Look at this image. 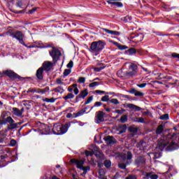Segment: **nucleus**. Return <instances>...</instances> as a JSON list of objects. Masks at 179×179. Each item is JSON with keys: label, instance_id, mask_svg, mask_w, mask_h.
<instances>
[{"label": "nucleus", "instance_id": "obj_1", "mask_svg": "<svg viewBox=\"0 0 179 179\" xmlns=\"http://www.w3.org/2000/svg\"><path fill=\"white\" fill-rule=\"evenodd\" d=\"M106 45L107 43L101 40L93 41L91 43L89 51L92 54H94L95 57H97V55H99V54H100L103 50H104Z\"/></svg>", "mask_w": 179, "mask_h": 179}, {"label": "nucleus", "instance_id": "obj_2", "mask_svg": "<svg viewBox=\"0 0 179 179\" xmlns=\"http://www.w3.org/2000/svg\"><path fill=\"white\" fill-rule=\"evenodd\" d=\"M72 122L65 123L64 124H61V123H55L53 125V128L52 129L54 135H64L68 132V129H69L71 127V123Z\"/></svg>", "mask_w": 179, "mask_h": 179}, {"label": "nucleus", "instance_id": "obj_3", "mask_svg": "<svg viewBox=\"0 0 179 179\" xmlns=\"http://www.w3.org/2000/svg\"><path fill=\"white\" fill-rule=\"evenodd\" d=\"M49 55L51 57L53 64H55L58 61H59V59H61L62 52H61L59 49L55 47H52V49L49 50Z\"/></svg>", "mask_w": 179, "mask_h": 179}, {"label": "nucleus", "instance_id": "obj_4", "mask_svg": "<svg viewBox=\"0 0 179 179\" xmlns=\"http://www.w3.org/2000/svg\"><path fill=\"white\" fill-rule=\"evenodd\" d=\"M3 76H8V78L11 79V80H16L17 79H19L20 80H24V78L19 76V74L15 73V71L12 70L3 71L1 78H3Z\"/></svg>", "mask_w": 179, "mask_h": 179}, {"label": "nucleus", "instance_id": "obj_5", "mask_svg": "<svg viewBox=\"0 0 179 179\" xmlns=\"http://www.w3.org/2000/svg\"><path fill=\"white\" fill-rule=\"evenodd\" d=\"M106 117H108V115L105 114L102 110L96 112V115L94 117V121L96 124H101V122H106Z\"/></svg>", "mask_w": 179, "mask_h": 179}, {"label": "nucleus", "instance_id": "obj_6", "mask_svg": "<svg viewBox=\"0 0 179 179\" xmlns=\"http://www.w3.org/2000/svg\"><path fill=\"white\" fill-rule=\"evenodd\" d=\"M70 162L71 164H76L77 169L80 170L81 167H83V164H85V159H71Z\"/></svg>", "mask_w": 179, "mask_h": 179}, {"label": "nucleus", "instance_id": "obj_7", "mask_svg": "<svg viewBox=\"0 0 179 179\" xmlns=\"http://www.w3.org/2000/svg\"><path fill=\"white\" fill-rule=\"evenodd\" d=\"M127 93L130 94H134L136 97H143L145 93L136 90L135 88H130L129 90H127Z\"/></svg>", "mask_w": 179, "mask_h": 179}, {"label": "nucleus", "instance_id": "obj_8", "mask_svg": "<svg viewBox=\"0 0 179 179\" xmlns=\"http://www.w3.org/2000/svg\"><path fill=\"white\" fill-rule=\"evenodd\" d=\"M54 62H44L41 68H43V71L49 72V71H51V68H52Z\"/></svg>", "mask_w": 179, "mask_h": 179}, {"label": "nucleus", "instance_id": "obj_9", "mask_svg": "<svg viewBox=\"0 0 179 179\" xmlns=\"http://www.w3.org/2000/svg\"><path fill=\"white\" fill-rule=\"evenodd\" d=\"M12 124V122H15V120L12 117L8 116L6 119L0 120V129L2 128L3 125H6V124Z\"/></svg>", "mask_w": 179, "mask_h": 179}, {"label": "nucleus", "instance_id": "obj_10", "mask_svg": "<svg viewBox=\"0 0 179 179\" xmlns=\"http://www.w3.org/2000/svg\"><path fill=\"white\" fill-rule=\"evenodd\" d=\"M106 145H115L117 143V140L113 136H107L103 138Z\"/></svg>", "mask_w": 179, "mask_h": 179}, {"label": "nucleus", "instance_id": "obj_11", "mask_svg": "<svg viewBox=\"0 0 179 179\" xmlns=\"http://www.w3.org/2000/svg\"><path fill=\"white\" fill-rule=\"evenodd\" d=\"M36 76L37 80H44V69H43V67H40L36 70Z\"/></svg>", "mask_w": 179, "mask_h": 179}, {"label": "nucleus", "instance_id": "obj_12", "mask_svg": "<svg viewBox=\"0 0 179 179\" xmlns=\"http://www.w3.org/2000/svg\"><path fill=\"white\" fill-rule=\"evenodd\" d=\"M146 163V159L142 157L139 156L134 160V164L135 166H137V167H139V166H142L143 164H145Z\"/></svg>", "mask_w": 179, "mask_h": 179}, {"label": "nucleus", "instance_id": "obj_13", "mask_svg": "<svg viewBox=\"0 0 179 179\" xmlns=\"http://www.w3.org/2000/svg\"><path fill=\"white\" fill-rule=\"evenodd\" d=\"M121 0H107L106 2L108 5H113V6H116V8H122L124 4L122 2H120Z\"/></svg>", "mask_w": 179, "mask_h": 179}, {"label": "nucleus", "instance_id": "obj_14", "mask_svg": "<svg viewBox=\"0 0 179 179\" xmlns=\"http://www.w3.org/2000/svg\"><path fill=\"white\" fill-rule=\"evenodd\" d=\"M177 149H179L178 143L171 142L167 147L166 150L168 152H173V150H177Z\"/></svg>", "mask_w": 179, "mask_h": 179}, {"label": "nucleus", "instance_id": "obj_15", "mask_svg": "<svg viewBox=\"0 0 179 179\" xmlns=\"http://www.w3.org/2000/svg\"><path fill=\"white\" fill-rule=\"evenodd\" d=\"M169 145V141L164 140V139H161L160 141L158 143V148L159 150H164V148Z\"/></svg>", "mask_w": 179, "mask_h": 179}, {"label": "nucleus", "instance_id": "obj_16", "mask_svg": "<svg viewBox=\"0 0 179 179\" xmlns=\"http://www.w3.org/2000/svg\"><path fill=\"white\" fill-rule=\"evenodd\" d=\"M128 127L127 124H122L117 127V131H118L117 135H121V134H125L127 132Z\"/></svg>", "mask_w": 179, "mask_h": 179}, {"label": "nucleus", "instance_id": "obj_17", "mask_svg": "<svg viewBox=\"0 0 179 179\" xmlns=\"http://www.w3.org/2000/svg\"><path fill=\"white\" fill-rule=\"evenodd\" d=\"M102 30L103 31H105V33H107L108 34H111L112 36H120L121 34V33L117 31H113L106 28H103Z\"/></svg>", "mask_w": 179, "mask_h": 179}, {"label": "nucleus", "instance_id": "obj_18", "mask_svg": "<svg viewBox=\"0 0 179 179\" xmlns=\"http://www.w3.org/2000/svg\"><path fill=\"white\" fill-rule=\"evenodd\" d=\"M129 71L134 72L136 75H138V65L134 63H131L129 66Z\"/></svg>", "mask_w": 179, "mask_h": 179}, {"label": "nucleus", "instance_id": "obj_19", "mask_svg": "<svg viewBox=\"0 0 179 179\" xmlns=\"http://www.w3.org/2000/svg\"><path fill=\"white\" fill-rule=\"evenodd\" d=\"M127 108H130L131 110H134V111H141L142 110L141 107L133 103L127 104Z\"/></svg>", "mask_w": 179, "mask_h": 179}, {"label": "nucleus", "instance_id": "obj_20", "mask_svg": "<svg viewBox=\"0 0 179 179\" xmlns=\"http://www.w3.org/2000/svg\"><path fill=\"white\" fill-rule=\"evenodd\" d=\"M23 38V33L20 31H15L14 34V36L13 38H16V40H20Z\"/></svg>", "mask_w": 179, "mask_h": 179}, {"label": "nucleus", "instance_id": "obj_21", "mask_svg": "<svg viewBox=\"0 0 179 179\" xmlns=\"http://www.w3.org/2000/svg\"><path fill=\"white\" fill-rule=\"evenodd\" d=\"M163 131H164V125L163 124H159L155 131V134L157 135H161V134H163Z\"/></svg>", "mask_w": 179, "mask_h": 179}, {"label": "nucleus", "instance_id": "obj_22", "mask_svg": "<svg viewBox=\"0 0 179 179\" xmlns=\"http://www.w3.org/2000/svg\"><path fill=\"white\" fill-rule=\"evenodd\" d=\"M51 92H55V93H60V94H62V93L65 92V90H64V87L58 86L57 87L52 90Z\"/></svg>", "mask_w": 179, "mask_h": 179}, {"label": "nucleus", "instance_id": "obj_23", "mask_svg": "<svg viewBox=\"0 0 179 179\" xmlns=\"http://www.w3.org/2000/svg\"><path fill=\"white\" fill-rule=\"evenodd\" d=\"M86 108H83L78 113H73V115L74 116L73 117V118H78V117H80L83 114H85V113H86Z\"/></svg>", "mask_w": 179, "mask_h": 179}, {"label": "nucleus", "instance_id": "obj_24", "mask_svg": "<svg viewBox=\"0 0 179 179\" xmlns=\"http://www.w3.org/2000/svg\"><path fill=\"white\" fill-rule=\"evenodd\" d=\"M125 54H127V55H135V54H136V49L131 48L125 51Z\"/></svg>", "mask_w": 179, "mask_h": 179}, {"label": "nucleus", "instance_id": "obj_25", "mask_svg": "<svg viewBox=\"0 0 179 179\" xmlns=\"http://www.w3.org/2000/svg\"><path fill=\"white\" fill-rule=\"evenodd\" d=\"M13 113L16 117H22V112L17 108H13Z\"/></svg>", "mask_w": 179, "mask_h": 179}, {"label": "nucleus", "instance_id": "obj_26", "mask_svg": "<svg viewBox=\"0 0 179 179\" xmlns=\"http://www.w3.org/2000/svg\"><path fill=\"white\" fill-rule=\"evenodd\" d=\"M124 76L127 78H134V76H136V74L134 71H126L124 73Z\"/></svg>", "mask_w": 179, "mask_h": 179}, {"label": "nucleus", "instance_id": "obj_27", "mask_svg": "<svg viewBox=\"0 0 179 179\" xmlns=\"http://www.w3.org/2000/svg\"><path fill=\"white\" fill-rule=\"evenodd\" d=\"M120 122H121V124H125V122H128V115H123L120 117Z\"/></svg>", "mask_w": 179, "mask_h": 179}, {"label": "nucleus", "instance_id": "obj_28", "mask_svg": "<svg viewBox=\"0 0 179 179\" xmlns=\"http://www.w3.org/2000/svg\"><path fill=\"white\" fill-rule=\"evenodd\" d=\"M117 97H120V99H127L128 100H134V99H132V96L123 94H118Z\"/></svg>", "mask_w": 179, "mask_h": 179}, {"label": "nucleus", "instance_id": "obj_29", "mask_svg": "<svg viewBox=\"0 0 179 179\" xmlns=\"http://www.w3.org/2000/svg\"><path fill=\"white\" fill-rule=\"evenodd\" d=\"M122 22L124 23H129L132 20V17L129 15H127L125 17H122Z\"/></svg>", "mask_w": 179, "mask_h": 179}, {"label": "nucleus", "instance_id": "obj_30", "mask_svg": "<svg viewBox=\"0 0 179 179\" xmlns=\"http://www.w3.org/2000/svg\"><path fill=\"white\" fill-rule=\"evenodd\" d=\"M71 86L73 89H74L73 90L74 94H76V95L79 94V89L78 88V84L74 83V84L71 85Z\"/></svg>", "mask_w": 179, "mask_h": 179}, {"label": "nucleus", "instance_id": "obj_31", "mask_svg": "<svg viewBox=\"0 0 179 179\" xmlns=\"http://www.w3.org/2000/svg\"><path fill=\"white\" fill-rule=\"evenodd\" d=\"M10 125L8 127V131H12V129H16L17 128V124L15 122L9 123Z\"/></svg>", "mask_w": 179, "mask_h": 179}, {"label": "nucleus", "instance_id": "obj_32", "mask_svg": "<svg viewBox=\"0 0 179 179\" xmlns=\"http://www.w3.org/2000/svg\"><path fill=\"white\" fill-rule=\"evenodd\" d=\"M75 95L72 93H69L66 96H63L64 100H71V99H74Z\"/></svg>", "mask_w": 179, "mask_h": 179}, {"label": "nucleus", "instance_id": "obj_33", "mask_svg": "<svg viewBox=\"0 0 179 179\" xmlns=\"http://www.w3.org/2000/svg\"><path fill=\"white\" fill-rule=\"evenodd\" d=\"M103 166L106 169H110L111 167V161L110 159H106L103 162Z\"/></svg>", "mask_w": 179, "mask_h": 179}, {"label": "nucleus", "instance_id": "obj_34", "mask_svg": "<svg viewBox=\"0 0 179 179\" xmlns=\"http://www.w3.org/2000/svg\"><path fill=\"white\" fill-rule=\"evenodd\" d=\"M95 157H97L98 159H104V155H103V153L100 152V151L95 152Z\"/></svg>", "mask_w": 179, "mask_h": 179}, {"label": "nucleus", "instance_id": "obj_35", "mask_svg": "<svg viewBox=\"0 0 179 179\" xmlns=\"http://www.w3.org/2000/svg\"><path fill=\"white\" fill-rule=\"evenodd\" d=\"M18 41H19L20 44H22V45H24V47H27V48H34V46H33V45L27 46V45H26V43L23 41V37L21 38L20 39H19Z\"/></svg>", "mask_w": 179, "mask_h": 179}, {"label": "nucleus", "instance_id": "obj_36", "mask_svg": "<svg viewBox=\"0 0 179 179\" xmlns=\"http://www.w3.org/2000/svg\"><path fill=\"white\" fill-rule=\"evenodd\" d=\"M83 99H85L87 94H89V92H87V90H84L81 91L79 94Z\"/></svg>", "mask_w": 179, "mask_h": 179}, {"label": "nucleus", "instance_id": "obj_37", "mask_svg": "<svg viewBox=\"0 0 179 179\" xmlns=\"http://www.w3.org/2000/svg\"><path fill=\"white\" fill-rule=\"evenodd\" d=\"M169 118V113H165L159 117V120H162V121H167Z\"/></svg>", "mask_w": 179, "mask_h": 179}, {"label": "nucleus", "instance_id": "obj_38", "mask_svg": "<svg viewBox=\"0 0 179 179\" xmlns=\"http://www.w3.org/2000/svg\"><path fill=\"white\" fill-rule=\"evenodd\" d=\"M129 131H130L131 134H136L138 132V128L130 126L129 127Z\"/></svg>", "mask_w": 179, "mask_h": 179}, {"label": "nucleus", "instance_id": "obj_39", "mask_svg": "<svg viewBox=\"0 0 179 179\" xmlns=\"http://www.w3.org/2000/svg\"><path fill=\"white\" fill-rule=\"evenodd\" d=\"M109 103H111L112 104H115V106H117V104H120V101L117 99H109Z\"/></svg>", "mask_w": 179, "mask_h": 179}, {"label": "nucleus", "instance_id": "obj_40", "mask_svg": "<svg viewBox=\"0 0 179 179\" xmlns=\"http://www.w3.org/2000/svg\"><path fill=\"white\" fill-rule=\"evenodd\" d=\"M117 48L120 51H124V50H128V46H127L125 45H121V43H120V45H119Z\"/></svg>", "mask_w": 179, "mask_h": 179}, {"label": "nucleus", "instance_id": "obj_41", "mask_svg": "<svg viewBox=\"0 0 179 179\" xmlns=\"http://www.w3.org/2000/svg\"><path fill=\"white\" fill-rule=\"evenodd\" d=\"M127 164H128V162H127L126 164H119L118 167H119V169H121L122 170H126Z\"/></svg>", "mask_w": 179, "mask_h": 179}, {"label": "nucleus", "instance_id": "obj_42", "mask_svg": "<svg viewBox=\"0 0 179 179\" xmlns=\"http://www.w3.org/2000/svg\"><path fill=\"white\" fill-rule=\"evenodd\" d=\"M92 101H93V96H90L89 98H87V101L84 103V106L90 104V103H92Z\"/></svg>", "mask_w": 179, "mask_h": 179}, {"label": "nucleus", "instance_id": "obj_43", "mask_svg": "<svg viewBox=\"0 0 179 179\" xmlns=\"http://www.w3.org/2000/svg\"><path fill=\"white\" fill-rule=\"evenodd\" d=\"M43 101H45L46 103H55V99H54V98H51V99L45 98V99H43Z\"/></svg>", "mask_w": 179, "mask_h": 179}, {"label": "nucleus", "instance_id": "obj_44", "mask_svg": "<svg viewBox=\"0 0 179 179\" xmlns=\"http://www.w3.org/2000/svg\"><path fill=\"white\" fill-rule=\"evenodd\" d=\"M80 170H83V171L87 173V171H90V166H82Z\"/></svg>", "mask_w": 179, "mask_h": 179}, {"label": "nucleus", "instance_id": "obj_45", "mask_svg": "<svg viewBox=\"0 0 179 179\" xmlns=\"http://www.w3.org/2000/svg\"><path fill=\"white\" fill-rule=\"evenodd\" d=\"M101 101H110V96L108 95H105L102 96Z\"/></svg>", "mask_w": 179, "mask_h": 179}, {"label": "nucleus", "instance_id": "obj_46", "mask_svg": "<svg viewBox=\"0 0 179 179\" xmlns=\"http://www.w3.org/2000/svg\"><path fill=\"white\" fill-rule=\"evenodd\" d=\"M96 163H97L99 169H101L104 166V162L103 163L101 160L96 161Z\"/></svg>", "mask_w": 179, "mask_h": 179}, {"label": "nucleus", "instance_id": "obj_47", "mask_svg": "<svg viewBox=\"0 0 179 179\" xmlns=\"http://www.w3.org/2000/svg\"><path fill=\"white\" fill-rule=\"evenodd\" d=\"M98 174H99L100 176H106V171H104L103 169H99L98 170Z\"/></svg>", "mask_w": 179, "mask_h": 179}, {"label": "nucleus", "instance_id": "obj_48", "mask_svg": "<svg viewBox=\"0 0 179 179\" xmlns=\"http://www.w3.org/2000/svg\"><path fill=\"white\" fill-rule=\"evenodd\" d=\"M106 68V66H101V67H95L94 69V72H101V71H103Z\"/></svg>", "mask_w": 179, "mask_h": 179}, {"label": "nucleus", "instance_id": "obj_49", "mask_svg": "<svg viewBox=\"0 0 179 179\" xmlns=\"http://www.w3.org/2000/svg\"><path fill=\"white\" fill-rule=\"evenodd\" d=\"M100 106H103V103H101L100 101H96V102H95L94 106L91 108V110H93V108H94V107H100Z\"/></svg>", "mask_w": 179, "mask_h": 179}, {"label": "nucleus", "instance_id": "obj_50", "mask_svg": "<svg viewBox=\"0 0 179 179\" xmlns=\"http://www.w3.org/2000/svg\"><path fill=\"white\" fill-rule=\"evenodd\" d=\"M56 83L57 85H63V86H66L65 83L62 82V79L61 78H57Z\"/></svg>", "mask_w": 179, "mask_h": 179}, {"label": "nucleus", "instance_id": "obj_51", "mask_svg": "<svg viewBox=\"0 0 179 179\" xmlns=\"http://www.w3.org/2000/svg\"><path fill=\"white\" fill-rule=\"evenodd\" d=\"M72 72L71 69H66L63 73L64 76H68Z\"/></svg>", "mask_w": 179, "mask_h": 179}, {"label": "nucleus", "instance_id": "obj_52", "mask_svg": "<svg viewBox=\"0 0 179 179\" xmlns=\"http://www.w3.org/2000/svg\"><path fill=\"white\" fill-rule=\"evenodd\" d=\"M100 83L99 82H93L89 85V87H95V86H99Z\"/></svg>", "mask_w": 179, "mask_h": 179}, {"label": "nucleus", "instance_id": "obj_53", "mask_svg": "<svg viewBox=\"0 0 179 179\" xmlns=\"http://www.w3.org/2000/svg\"><path fill=\"white\" fill-rule=\"evenodd\" d=\"M81 99H83V97L79 94L78 95H77L76 96V99L74 101H73V103H79V101H80Z\"/></svg>", "mask_w": 179, "mask_h": 179}, {"label": "nucleus", "instance_id": "obj_54", "mask_svg": "<svg viewBox=\"0 0 179 179\" xmlns=\"http://www.w3.org/2000/svg\"><path fill=\"white\" fill-rule=\"evenodd\" d=\"M122 73H123V76H122ZM117 76L119 77V78H124V73L122 72V69H120L117 72Z\"/></svg>", "mask_w": 179, "mask_h": 179}, {"label": "nucleus", "instance_id": "obj_55", "mask_svg": "<svg viewBox=\"0 0 179 179\" xmlns=\"http://www.w3.org/2000/svg\"><path fill=\"white\" fill-rule=\"evenodd\" d=\"M136 122H141V124H145V122H146L145 121V119H143V117H138L137 120H136Z\"/></svg>", "mask_w": 179, "mask_h": 179}, {"label": "nucleus", "instance_id": "obj_56", "mask_svg": "<svg viewBox=\"0 0 179 179\" xmlns=\"http://www.w3.org/2000/svg\"><path fill=\"white\" fill-rule=\"evenodd\" d=\"M127 160H131L132 159V152L131 151L127 152Z\"/></svg>", "mask_w": 179, "mask_h": 179}, {"label": "nucleus", "instance_id": "obj_57", "mask_svg": "<svg viewBox=\"0 0 179 179\" xmlns=\"http://www.w3.org/2000/svg\"><path fill=\"white\" fill-rule=\"evenodd\" d=\"M66 67L72 69V68H73V61L71 60L69 64H67Z\"/></svg>", "mask_w": 179, "mask_h": 179}, {"label": "nucleus", "instance_id": "obj_58", "mask_svg": "<svg viewBox=\"0 0 179 179\" xmlns=\"http://www.w3.org/2000/svg\"><path fill=\"white\" fill-rule=\"evenodd\" d=\"M37 92V88H29L27 91V93H36Z\"/></svg>", "mask_w": 179, "mask_h": 179}, {"label": "nucleus", "instance_id": "obj_59", "mask_svg": "<svg viewBox=\"0 0 179 179\" xmlns=\"http://www.w3.org/2000/svg\"><path fill=\"white\" fill-rule=\"evenodd\" d=\"M85 82H86V78L85 77H80L78 78L79 83H85Z\"/></svg>", "mask_w": 179, "mask_h": 179}, {"label": "nucleus", "instance_id": "obj_60", "mask_svg": "<svg viewBox=\"0 0 179 179\" xmlns=\"http://www.w3.org/2000/svg\"><path fill=\"white\" fill-rule=\"evenodd\" d=\"M125 109H122V110H115V113L117 114H124L125 113Z\"/></svg>", "mask_w": 179, "mask_h": 179}, {"label": "nucleus", "instance_id": "obj_61", "mask_svg": "<svg viewBox=\"0 0 179 179\" xmlns=\"http://www.w3.org/2000/svg\"><path fill=\"white\" fill-rule=\"evenodd\" d=\"M16 143H17V142L16 140H15V139H12V140L10 141V146H16Z\"/></svg>", "mask_w": 179, "mask_h": 179}, {"label": "nucleus", "instance_id": "obj_62", "mask_svg": "<svg viewBox=\"0 0 179 179\" xmlns=\"http://www.w3.org/2000/svg\"><path fill=\"white\" fill-rule=\"evenodd\" d=\"M7 34H8L10 36V37H14L15 36V31H12L10 30H9L8 31H7Z\"/></svg>", "mask_w": 179, "mask_h": 179}, {"label": "nucleus", "instance_id": "obj_63", "mask_svg": "<svg viewBox=\"0 0 179 179\" xmlns=\"http://www.w3.org/2000/svg\"><path fill=\"white\" fill-rule=\"evenodd\" d=\"M171 57L173 58H178L179 59V54L178 53H176V52L172 53Z\"/></svg>", "mask_w": 179, "mask_h": 179}, {"label": "nucleus", "instance_id": "obj_64", "mask_svg": "<svg viewBox=\"0 0 179 179\" xmlns=\"http://www.w3.org/2000/svg\"><path fill=\"white\" fill-rule=\"evenodd\" d=\"M157 178H159V176L156 174H153L150 176V179H157Z\"/></svg>", "mask_w": 179, "mask_h": 179}]
</instances>
